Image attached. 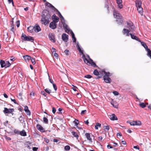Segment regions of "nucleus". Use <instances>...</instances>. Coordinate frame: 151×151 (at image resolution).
Returning a JSON list of instances; mask_svg holds the SVG:
<instances>
[{"label": "nucleus", "mask_w": 151, "mask_h": 151, "mask_svg": "<svg viewBox=\"0 0 151 151\" xmlns=\"http://www.w3.org/2000/svg\"><path fill=\"white\" fill-rule=\"evenodd\" d=\"M51 16L48 13L42 14V15L41 21L42 24L45 25L48 24L51 20Z\"/></svg>", "instance_id": "1"}, {"label": "nucleus", "mask_w": 151, "mask_h": 151, "mask_svg": "<svg viewBox=\"0 0 151 151\" xmlns=\"http://www.w3.org/2000/svg\"><path fill=\"white\" fill-rule=\"evenodd\" d=\"M112 9H114L113 15L114 17L116 19V21L118 22V23L119 24H122L123 22V19L122 17L120 14L117 12L114 9L113 7Z\"/></svg>", "instance_id": "2"}, {"label": "nucleus", "mask_w": 151, "mask_h": 151, "mask_svg": "<svg viewBox=\"0 0 151 151\" xmlns=\"http://www.w3.org/2000/svg\"><path fill=\"white\" fill-rule=\"evenodd\" d=\"M84 62L88 65H90L94 67L96 66V64L90 57H83Z\"/></svg>", "instance_id": "3"}, {"label": "nucleus", "mask_w": 151, "mask_h": 151, "mask_svg": "<svg viewBox=\"0 0 151 151\" xmlns=\"http://www.w3.org/2000/svg\"><path fill=\"white\" fill-rule=\"evenodd\" d=\"M102 72H103L104 75V76L103 78L104 81L106 83H110L111 82V79L109 77L111 76V74L109 72H106L104 70H101Z\"/></svg>", "instance_id": "4"}, {"label": "nucleus", "mask_w": 151, "mask_h": 151, "mask_svg": "<svg viewBox=\"0 0 151 151\" xmlns=\"http://www.w3.org/2000/svg\"><path fill=\"white\" fill-rule=\"evenodd\" d=\"M135 4L138 13L141 15H142L143 14V10L141 6L142 3L141 0H137L135 1Z\"/></svg>", "instance_id": "5"}, {"label": "nucleus", "mask_w": 151, "mask_h": 151, "mask_svg": "<svg viewBox=\"0 0 151 151\" xmlns=\"http://www.w3.org/2000/svg\"><path fill=\"white\" fill-rule=\"evenodd\" d=\"M0 64L1 68L5 67V68H7L10 66L11 65L9 61H5L2 60H1Z\"/></svg>", "instance_id": "6"}, {"label": "nucleus", "mask_w": 151, "mask_h": 151, "mask_svg": "<svg viewBox=\"0 0 151 151\" xmlns=\"http://www.w3.org/2000/svg\"><path fill=\"white\" fill-rule=\"evenodd\" d=\"M22 39L24 41H30L33 42L34 39L32 37L30 36H27L25 34L22 33L21 36Z\"/></svg>", "instance_id": "7"}, {"label": "nucleus", "mask_w": 151, "mask_h": 151, "mask_svg": "<svg viewBox=\"0 0 151 151\" xmlns=\"http://www.w3.org/2000/svg\"><path fill=\"white\" fill-rule=\"evenodd\" d=\"M14 111V109H7L6 108H5L3 112L5 114H11Z\"/></svg>", "instance_id": "8"}, {"label": "nucleus", "mask_w": 151, "mask_h": 151, "mask_svg": "<svg viewBox=\"0 0 151 151\" xmlns=\"http://www.w3.org/2000/svg\"><path fill=\"white\" fill-rule=\"evenodd\" d=\"M127 24L128 27L130 28L132 31L134 30V26L133 25V24L131 21L127 22Z\"/></svg>", "instance_id": "9"}, {"label": "nucleus", "mask_w": 151, "mask_h": 151, "mask_svg": "<svg viewBox=\"0 0 151 151\" xmlns=\"http://www.w3.org/2000/svg\"><path fill=\"white\" fill-rule=\"evenodd\" d=\"M68 35L66 34H63L62 36V38L63 40L66 42L68 40Z\"/></svg>", "instance_id": "10"}, {"label": "nucleus", "mask_w": 151, "mask_h": 151, "mask_svg": "<svg viewBox=\"0 0 151 151\" xmlns=\"http://www.w3.org/2000/svg\"><path fill=\"white\" fill-rule=\"evenodd\" d=\"M34 27V31L36 32H38L41 31V29L40 27L37 24H36Z\"/></svg>", "instance_id": "11"}, {"label": "nucleus", "mask_w": 151, "mask_h": 151, "mask_svg": "<svg viewBox=\"0 0 151 151\" xmlns=\"http://www.w3.org/2000/svg\"><path fill=\"white\" fill-rule=\"evenodd\" d=\"M56 23L54 22H51L49 24V27L51 28L54 29L56 28Z\"/></svg>", "instance_id": "12"}, {"label": "nucleus", "mask_w": 151, "mask_h": 151, "mask_svg": "<svg viewBox=\"0 0 151 151\" xmlns=\"http://www.w3.org/2000/svg\"><path fill=\"white\" fill-rule=\"evenodd\" d=\"M52 19H53V21L55 23L58 22L59 20V18L55 14H54L52 16Z\"/></svg>", "instance_id": "13"}, {"label": "nucleus", "mask_w": 151, "mask_h": 151, "mask_svg": "<svg viewBox=\"0 0 151 151\" xmlns=\"http://www.w3.org/2000/svg\"><path fill=\"white\" fill-rule=\"evenodd\" d=\"M130 32V31L128 30L127 29L125 28H124L123 29L122 32L124 34H126V36H129V35H130V34L129 32Z\"/></svg>", "instance_id": "14"}, {"label": "nucleus", "mask_w": 151, "mask_h": 151, "mask_svg": "<svg viewBox=\"0 0 151 151\" xmlns=\"http://www.w3.org/2000/svg\"><path fill=\"white\" fill-rule=\"evenodd\" d=\"M77 47L78 48V51H79V52H80V53L81 54H81H82V57H85V55H84V53H83V50H81V48H80V47H79V46L78 45V43H77Z\"/></svg>", "instance_id": "15"}, {"label": "nucleus", "mask_w": 151, "mask_h": 151, "mask_svg": "<svg viewBox=\"0 0 151 151\" xmlns=\"http://www.w3.org/2000/svg\"><path fill=\"white\" fill-rule=\"evenodd\" d=\"M77 47L78 48V51H79V52H80V53L81 54H81H82V57H85V55H84V53H83V50H81V48H80V47H79V46L78 45V43H77Z\"/></svg>", "instance_id": "16"}, {"label": "nucleus", "mask_w": 151, "mask_h": 151, "mask_svg": "<svg viewBox=\"0 0 151 151\" xmlns=\"http://www.w3.org/2000/svg\"><path fill=\"white\" fill-rule=\"evenodd\" d=\"M116 2L118 4V6L119 8L120 9H122L123 7V5L122 3V0H116Z\"/></svg>", "instance_id": "17"}, {"label": "nucleus", "mask_w": 151, "mask_h": 151, "mask_svg": "<svg viewBox=\"0 0 151 151\" xmlns=\"http://www.w3.org/2000/svg\"><path fill=\"white\" fill-rule=\"evenodd\" d=\"M36 127L37 129L40 131L42 132H44L45 131L44 129L40 125L37 124Z\"/></svg>", "instance_id": "18"}, {"label": "nucleus", "mask_w": 151, "mask_h": 151, "mask_svg": "<svg viewBox=\"0 0 151 151\" xmlns=\"http://www.w3.org/2000/svg\"><path fill=\"white\" fill-rule=\"evenodd\" d=\"M110 119L112 120H117V118L114 114H112L109 115Z\"/></svg>", "instance_id": "19"}, {"label": "nucleus", "mask_w": 151, "mask_h": 151, "mask_svg": "<svg viewBox=\"0 0 151 151\" xmlns=\"http://www.w3.org/2000/svg\"><path fill=\"white\" fill-rule=\"evenodd\" d=\"M49 37L50 40L52 42H55V36L52 34H49Z\"/></svg>", "instance_id": "20"}, {"label": "nucleus", "mask_w": 151, "mask_h": 151, "mask_svg": "<svg viewBox=\"0 0 151 151\" xmlns=\"http://www.w3.org/2000/svg\"><path fill=\"white\" fill-rule=\"evenodd\" d=\"M130 35H131V37L132 39L135 40L139 42H141V41L139 39V38L136 36L134 35H133L132 34H130Z\"/></svg>", "instance_id": "21"}, {"label": "nucleus", "mask_w": 151, "mask_h": 151, "mask_svg": "<svg viewBox=\"0 0 151 151\" xmlns=\"http://www.w3.org/2000/svg\"><path fill=\"white\" fill-rule=\"evenodd\" d=\"M85 136L88 140H89L90 142H92V138L91 137L89 133H86L85 134Z\"/></svg>", "instance_id": "22"}, {"label": "nucleus", "mask_w": 151, "mask_h": 151, "mask_svg": "<svg viewBox=\"0 0 151 151\" xmlns=\"http://www.w3.org/2000/svg\"><path fill=\"white\" fill-rule=\"evenodd\" d=\"M24 110L28 115H30V111L28 109V108L27 106H25L24 107Z\"/></svg>", "instance_id": "23"}, {"label": "nucleus", "mask_w": 151, "mask_h": 151, "mask_svg": "<svg viewBox=\"0 0 151 151\" xmlns=\"http://www.w3.org/2000/svg\"><path fill=\"white\" fill-rule=\"evenodd\" d=\"M28 31L30 33H32L34 30V27L33 26H30L27 28Z\"/></svg>", "instance_id": "24"}, {"label": "nucleus", "mask_w": 151, "mask_h": 151, "mask_svg": "<svg viewBox=\"0 0 151 151\" xmlns=\"http://www.w3.org/2000/svg\"><path fill=\"white\" fill-rule=\"evenodd\" d=\"M72 35V37L73 39V42H75L76 41V38L75 37V35L73 31H72L70 32Z\"/></svg>", "instance_id": "25"}, {"label": "nucleus", "mask_w": 151, "mask_h": 151, "mask_svg": "<svg viewBox=\"0 0 151 151\" xmlns=\"http://www.w3.org/2000/svg\"><path fill=\"white\" fill-rule=\"evenodd\" d=\"M111 104L115 108H117L118 104L116 102H114L113 100L111 102Z\"/></svg>", "instance_id": "26"}, {"label": "nucleus", "mask_w": 151, "mask_h": 151, "mask_svg": "<svg viewBox=\"0 0 151 151\" xmlns=\"http://www.w3.org/2000/svg\"><path fill=\"white\" fill-rule=\"evenodd\" d=\"M45 5L46 6H48V7L49 6L51 8L55 9V7L52 5L48 2H46Z\"/></svg>", "instance_id": "27"}, {"label": "nucleus", "mask_w": 151, "mask_h": 151, "mask_svg": "<svg viewBox=\"0 0 151 151\" xmlns=\"http://www.w3.org/2000/svg\"><path fill=\"white\" fill-rule=\"evenodd\" d=\"M71 133L74 137L78 139V135L77 133L76 132L73 131L71 132Z\"/></svg>", "instance_id": "28"}, {"label": "nucleus", "mask_w": 151, "mask_h": 151, "mask_svg": "<svg viewBox=\"0 0 151 151\" xmlns=\"http://www.w3.org/2000/svg\"><path fill=\"white\" fill-rule=\"evenodd\" d=\"M104 130L105 132L109 130L110 129V126L109 125L105 126L104 127Z\"/></svg>", "instance_id": "29"}, {"label": "nucleus", "mask_w": 151, "mask_h": 151, "mask_svg": "<svg viewBox=\"0 0 151 151\" xmlns=\"http://www.w3.org/2000/svg\"><path fill=\"white\" fill-rule=\"evenodd\" d=\"M19 134L22 136H25L26 135V133L24 130H22L20 132Z\"/></svg>", "instance_id": "30"}, {"label": "nucleus", "mask_w": 151, "mask_h": 151, "mask_svg": "<svg viewBox=\"0 0 151 151\" xmlns=\"http://www.w3.org/2000/svg\"><path fill=\"white\" fill-rule=\"evenodd\" d=\"M135 125H141L142 124L141 122L139 121H135Z\"/></svg>", "instance_id": "31"}, {"label": "nucleus", "mask_w": 151, "mask_h": 151, "mask_svg": "<svg viewBox=\"0 0 151 151\" xmlns=\"http://www.w3.org/2000/svg\"><path fill=\"white\" fill-rule=\"evenodd\" d=\"M146 50L147 52V55L150 57H151V51L150 49L148 48L147 49H146Z\"/></svg>", "instance_id": "32"}, {"label": "nucleus", "mask_w": 151, "mask_h": 151, "mask_svg": "<svg viewBox=\"0 0 151 151\" xmlns=\"http://www.w3.org/2000/svg\"><path fill=\"white\" fill-rule=\"evenodd\" d=\"M141 42V44L142 46H143L144 48L146 49H147L148 47L147 45L144 42Z\"/></svg>", "instance_id": "33"}, {"label": "nucleus", "mask_w": 151, "mask_h": 151, "mask_svg": "<svg viewBox=\"0 0 151 151\" xmlns=\"http://www.w3.org/2000/svg\"><path fill=\"white\" fill-rule=\"evenodd\" d=\"M101 126V124L99 123H97L96 124V125L95 126V129H98V127H100Z\"/></svg>", "instance_id": "34"}, {"label": "nucleus", "mask_w": 151, "mask_h": 151, "mask_svg": "<svg viewBox=\"0 0 151 151\" xmlns=\"http://www.w3.org/2000/svg\"><path fill=\"white\" fill-rule=\"evenodd\" d=\"M104 7L106 8L107 9V12L109 13V9L108 5L107 4H106L104 6Z\"/></svg>", "instance_id": "35"}, {"label": "nucleus", "mask_w": 151, "mask_h": 151, "mask_svg": "<svg viewBox=\"0 0 151 151\" xmlns=\"http://www.w3.org/2000/svg\"><path fill=\"white\" fill-rule=\"evenodd\" d=\"M70 149V147L68 145L64 147V149L66 151H68Z\"/></svg>", "instance_id": "36"}, {"label": "nucleus", "mask_w": 151, "mask_h": 151, "mask_svg": "<svg viewBox=\"0 0 151 151\" xmlns=\"http://www.w3.org/2000/svg\"><path fill=\"white\" fill-rule=\"evenodd\" d=\"M24 59L26 62L29 61L31 57H23Z\"/></svg>", "instance_id": "37"}, {"label": "nucleus", "mask_w": 151, "mask_h": 151, "mask_svg": "<svg viewBox=\"0 0 151 151\" xmlns=\"http://www.w3.org/2000/svg\"><path fill=\"white\" fill-rule=\"evenodd\" d=\"M73 123L75 124V126H77L78 124V120L76 119L74 121Z\"/></svg>", "instance_id": "38"}, {"label": "nucleus", "mask_w": 151, "mask_h": 151, "mask_svg": "<svg viewBox=\"0 0 151 151\" xmlns=\"http://www.w3.org/2000/svg\"><path fill=\"white\" fill-rule=\"evenodd\" d=\"M31 60L32 63L33 64H35V59L32 57L31 58H30Z\"/></svg>", "instance_id": "39"}, {"label": "nucleus", "mask_w": 151, "mask_h": 151, "mask_svg": "<svg viewBox=\"0 0 151 151\" xmlns=\"http://www.w3.org/2000/svg\"><path fill=\"white\" fill-rule=\"evenodd\" d=\"M45 91L46 92L48 93V94H50L51 92V90L50 89H49L48 88H46L45 90Z\"/></svg>", "instance_id": "40"}, {"label": "nucleus", "mask_w": 151, "mask_h": 151, "mask_svg": "<svg viewBox=\"0 0 151 151\" xmlns=\"http://www.w3.org/2000/svg\"><path fill=\"white\" fill-rule=\"evenodd\" d=\"M140 106L142 108H143L146 106V105L143 103H142L139 104Z\"/></svg>", "instance_id": "41"}, {"label": "nucleus", "mask_w": 151, "mask_h": 151, "mask_svg": "<svg viewBox=\"0 0 151 151\" xmlns=\"http://www.w3.org/2000/svg\"><path fill=\"white\" fill-rule=\"evenodd\" d=\"M93 73L95 75H98L99 74V73L96 70H95L93 72Z\"/></svg>", "instance_id": "42"}, {"label": "nucleus", "mask_w": 151, "mask_h": 151, "mask_svg": "<svg viewBox=\"0 0 151 151\" xmlns=\"http://www.w3.org/2000/svg\"><path fill=\"white\" fill-rule=\"evenodd\" d=\"M58 13L59 14V17H60V18L61 19H62L64 20V18L63 17V16L60 13V12H58Z\"/></svg>", "instance_id": "43"}, {"label": "nucleus", "mask_w": 151, "mask_h": 151, "mask_svg": "<svg viewBox=\"0 0 151 151\" xmlns=\"http://www.w3.org/2000/svg\"><path fill=\"white\" fill-rule=\"evenodd\" d=\"M135 121H133L131 122H129V124L131 125L135 126Z\"/></svg>", "instance_id": "44"}, {"label": "nucleus", "mask_w": 151, "mask_h": 151, "mask_svg": "<svg viewBox=\"0 0 151 151\" xmlns=\"http://www.w3.org/2000/svg\"><path fill=\"white\" fill-rule=\"evenodd\" d=\"M43 121L45 123H47L48 122V119L46 117L43 118Z\"/></svg>", "instance_id": "45"}, {"label": "nucleus", "mask_w": 151, "mask_h": 151, "mask_svg": "<svg viewBox=\"0 0 151 151\" xmlns=\"http://www.w3.org/2000/svg\"><path fill=\"white\" fill-rule=\"evenodd\" d=\"M65 53L66 54V55H68L69 53V51L68 50H65Z\"/></svg>", "instance_id": "46"}, {"label": "nucleus", "mask_w": 151, "mask_h": 151, "mask_svg": "<svg viewBox=\"0 0 151 151\" xmlns=\"http://www.w3.org/2000/svg\"><path fill=\"white\" fill-rule=\"evenodd\" d=\"M53 88L55 90V91H56L57 90V88L55 85L54 83H53Z\"/></svg>", "instance_id": "47"}, {"label": "nucleus", "mask_w": 151, "mask_h": 151, "mask_svg": "<svg viewBox=\"0 0 151 151\" xmlns=\"http://www.w3.org/2000/svg\"><path fill=\"white\" fill-rule=\"evenodd\" d=\"M113 93L114 94L115 96H117L119 95L118 93L116 91H113Z\"/></svg>", "instance_id": "48"}, {"label": "nucleus", "mask_w": 151, "mask_h": 151, "mask_svg": "<svg viewBox=\"0 0 151 151\" xmlns=\"http://www.w3.org/2000/svg\"><path fill=\"white\" fill-rule=\"evenodd\" d=\"M20 23L19 20L17 21L16 22V25L17 27H19V26Z\"/></svg>", "instance_id": "49"}, {"label": "nucleus", "mask_w": 151, "mask_h": 151, "mask_svg": "<svg viewBox=\"0 0 151 151\" xmlns=\"http://www.w3.org/2000/svg\"><path fill=\"white\" fill-rule=\"evenodd\" d=\"M86 112V110H83L82 111L81 113V115H83L84 114H85Z\"/></svg>", "instance_id": "50"}, {"label": "nucleus", "mask_w": 151, "mask_h": 151, "mask_svg": "<svg viewBox=\"0 0 151 151\" xmlns=\"http://www.w3.org/2000/svg\"><path fill=\"white\" fill-rule=\"evenodd\" d=\"M85 77L86 78H90L91 77V76L90 75H87L85 76Z\"/></svg>", "instance_id": "51"}, {"label": "nucleus", "mask_w": 151, "mask_h": 151, "mask_svg": "<svg viewBox=\"0 0 151 151\" xmlns=\"http://www.w3.org/2000/svg\"><path fill=\"white\" fill-rule=\"evenodd\" d=\"M41 94L44 95L45 96H47V94L45 93L44 91H42L41 92Z\"/></svg>", "instance_id": "52"}, {"label": "nucleus", "mask_w": 151, "mask_h": 151, "mask_svg": "<svg viewBox=\"0 0 151 151\" xmlns=\"http://www.w3.org/2000/svg\"><path fill=\"white\" fill-rule=\"evenodd\" d=\"M56 111V110L55 109L54 107H52V112L54 114Z\"/></svg>", "instance_id": "53"}, {"label": "nucleus", "mask_w": 151, "mask_h": 151, "mask_svg": "<svg viewBox=\"0 0 151 151\" xmlns=\"http://www.w3.org/2000/svg\"><path fill=\"white\" fill-rule=\"evenodd\" d=\"M34 92H32L30 93V95L31 96V97H33L34 96Z\"/></svg>", "instance_id": "54"}, {"label": "nucleus", "mask_w": 151, "mask_h": 151, "mask_svg": "<svg viewBox=\"0 0 151 151\" xmlns=\"http://www.w3.org/2000/svg\"><path fill=\"white\" fill-rule=\"evenodd\" d=\"M11 27L12 28L11 29V30L13 32H14V27H13V26H11Z\"/></svg>", "instance_id": "55"}, {"label": "nucleus", "mask_w": 151, "mask_h": 151, "mask_svg": "<svg viewBox=\"0 0 151 151\" xmlns=\"http://www.w3.org/2000/svg\"><path fill=\"white\" fill-rule=\"evenodd\" d=\"M14 132L15 134H19V132L18 130H14Z\"/></svg>", "instance_id": "56"}, {"label": "nucleus", "mask_w": 151, "mask_h": 151, "mask_svg": "<svg viewBox=\"0 0 151 151\" xmlns=\"http://www.w3.org/2000/svg\"><path fill=\"white\" fill-rule=\"evenodd\" d=\"M48 77H49V81L50 82V83H53V81H52V80H51L50 79V76H48Z\"/></svg>", "instance_id": "57"}, {"label": "nucleus", "mask_w": 151, "mask_h": 151, "mask_svg": "<svg viewBox=\"0 0 151 151\" xmlns=\"http://www.w3.org/2000/svg\"><path fill=\"white\" fill-rule=\"evenodd\" d=\"M11 99V101L13 102L15 104H17V102H16V101L15 99Z\"/></svg>", "instance_id": "58"}, {"label": "nucleus", "mask_w": 151, "mask_h": 151, "mask_svg": "<svg viewBox=\"0 0 151 151\" xmlns=\"http://www.w3.org/2000/svg\"><path fill=\"white\" fill-rule=\"evenodd\" d=\"M107 148L109 149L112 148L113 147L111 146L110 145H108L107 146Z\"/></svg>", "instance_id": "59"}, {"label": "nucleus", "mask_w": 151, "mask_h": 151, "mask_svg": "<svg viewBox=\"0 0 151 151\" xmlns=\"http://www.w3.org/2000/svg\"><path fill=\"white\" fill-rule=\"evenodd\" d=\"M117 136L118 137H121L122 136V134L121 133H117Z\"/></svg>", "instance_id": "60"}, {"label": "nucleus", "mask_w": 151, "mask_h": 151, "mask_svg": "<svg viewBox=\"0 0 151 151\" xmlns=\"http://www.w3.org/2000/svg\"><path fill=\"white\" fill-rule=\"evenodd\" d=\"M37 149H38V148H37L36 147H34L32 148V150L33 151H36L37 150Z\"/></svg>", "instance_id": "61"}, {"label": "nucleus", "mask_w": 151, "mask_h": 151, "mask_svg": "<svg viewBox=\"0 0 151 151\" xmlns=\"http://www.w3.org/2000/svg\"><path fill=\"white\" fill-rule=\"evenodd\" d=\"M133 148L135 149H137L138 150L139 149V147L138 146H134V147Z\"/></svg>", "instance_id": "62"}, {"label": "nucleus", "mask_w": 151, "mask_h": 151, "mask_svg": "<svg viewBox=\"0 0 151 151\" xmlns=\"http://www.w3.org/2000/svg\"><path fill=\"white\" fill-rule=\"evenodd\" d=\"M5 138L7 140H11V138L9 137H7V136H6L5 137Z\"/></svg>", "instance_id": "63"}, {"label": "nucleus", "mask_w": 151, "mask_h": 151, "mask_svg": "<svg viewBox=\"0 0 151 151\" xmlns=\"http://www.w3.org/2000/svg\"><path fill=\"white\" fill-rule=\"evenodd\" d=\"M113 146L114 147H116L117 146V143H115V142L113 143Z\"/></svg>", "instance_id": "64"}]
</instances>
